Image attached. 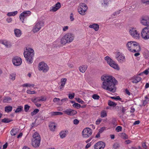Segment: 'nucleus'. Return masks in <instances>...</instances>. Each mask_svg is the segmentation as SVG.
Masks as SVG:
<instances>
[{
	"label": "nucleus",
	"mask_w": 149,
	"mask_h": 149,
	"mask_svg": "<svg viewBox=\"0 0 149 149\" xmlns=\"http://www.w3.org/2000/svg\"><path fill=\"white\" fill-rule=\"evenodd\" d=\"M16 74L15 72L11 73L9 75V78L12 81H14L15 79Z\"/></svg>",
	"instance_id": "nucleus-27"
},
{
	"label": "nucleus",
	"mask_w": 149,
	"mask_h": 149,
	"mask_svg": "<svg viewBox=\"0 0 149 149\" xmlns=\"http://www.w3.org/2000/svg\"><path fill=\"white\" fill-rule=\"evenodd\" d=\"M74 38V35L71 33H68L65 34L61 39L60 43L65 45L66 43H69L72 42Z\"/></svg>",
	"instance_id": "nucleus-4"
},
{
	"label": "nucleus",
	"mask_w": 149,
	"mask_h": 149,
	"mask_svg": "<svg viewBox=\"0 0 149 149\" xmlns=\"http://www.w3.org/2000/svg\"><path fill=\"white\" fill-rule=\"evenodd\" d=\"M69 28V27L68 26H64L63 28V31L64 32L68 30Z\"/></svg>",
	"instance_id": "nucleus-54"
},
{
	"label": "nucleus",
	"mask_w": 149,
	"mask_h": 149,
	"mask_svg": "<svg viewBox=\"0 0 149 149\" xmlns=\"http://www.w3.org/2000/svg\"><path fill=\"white\" fill-rule=\"evenodd\" d=\"M67 100V98H64L62 99L61 100H60V102H58L57 104L59 105H61L63 104V102L66 101Z\"/></svg>",
	"instance_id": "nucleus-42"
},
{
	"label": "nucleus",
	"mask_w": 149,
	"mask_h": 149,
	"mask_svg": "<svg viewBox=\"0 0 149 149\" xmlns=\"http://www.w3.org/2000/svg\"><path fill=\"white\" fill-rule=\"evenodd\" d=\"M127 49L132 52H139L140 50V47L139 43L136 41H130L126 44Z\"/></svg>",
	"instance_id": "nucleus-3"
},
{
	"label": "nucleus",
	"mask_w": 149,
	"mask_h": 149,
	"mask_svg": "<svg viewBox=\"0 0 149 149\" xmlns=\"http://www.w3.org/2000/svg\"><path fill=\"white\" fill-rule=\"evenodd\" d=\"M37 113V109H36L33 112L31 113V114L33 116Z\"/></svg>",
	"instance_id": "nucleus-59"
},
{
	"label": "nucleus",
	"mask_w": 149,
	"mask_h": 149,
	"mask_svg": "<svg viewBox=\"0 0 149 149\" xmlns=\"http://www.w3.org/2000/svg\"><path fill=\"white\" fill-rule=\"evenodd\" d=\"M17 13L18 12L17 11L8 12L7 14V15L9 17L14 16L16 15Z\"/></svg>",
	"instance_id": "nucleus-29"
},
{
	"label": "nucleus",
	"mask_w": 149,
	"mask_h": 149,
	"mask_svg": "<svg viewBox=\"0 0 149 149\" xmlns=\"http://www.w3.org/2000/svg\"><path fill=\"white\" fill-rule=\"evenodd\" d=\"M110 97L112 99H113L117 100H121V98L119 96H116V97Z\"/></svg>",
	"instance_id": "nucleus-44"
},
{
	"label": "nucleus",
	"mask_w": 149,
	"mask_h": 149,
	"mask_svg": "<svg viewBox=\"0 0 149 149\" xmlns=\"http://www.w3.org/2000/svg\"><path fill=\"white\" fill-rule=\"evenodd\" d=\"M103 3H102V4L104 6H105L107 5V0H103Z\"/></svg>",
	"instance_id": "nucleus-53"
},
{
	"label": "nucleus",
	"mask_w": 149,
	"mask_h": 149,
	"mask_svg": "<svg viewBox=\"0 0 149 149\" xmlns=\"http://www.w3.org/2000/svg\"><path fill=\"white\" fill-rule=\"evenodd\" d=\"M61 7V3L58 2L54 6L50 8L49 11L53 12H55L58 10Z\"/></svg>",
	"instance_id": "nucleus-16"
},
{
	"label": "nucleus",
	"mask_w": 149,
	"mask_h": 149,
	"mask_svg": "<svg viewBox=\"0 0 149 149\" xmlns=\"http://www.w3.org/2000/svg\"><path fill=\"white\" fill-rule=\"evenodd\" d=\"M104 60L107 61V63L109 65H110L113 61V60L108 56H107L105 57Z\"/></svg>",
	"instance_id": "nucleus-30"
},
{
	"label": "nucleus",
	"mask_w": 149,
	"mask_h": 149,
	"mask_svg": "<svg viewBox=\"0 0 149 149\" xmlns=\"http://www.w3.org/2000/svg\"><path fill=\"white\" fill-rule=\"evenodd\" d=\"M30 108V106L28 105H25L24 106V110L26 112H27L29 110Z\"/></svg>",
	"instance_id": "nucleus-50"
},
{
	"label": "nucleus",
	"mask_w": 149,
	"mask_h": 149,
	"mask_svg": "<svg viewBox=\"0 0 149 149\" xmlns=\"http://www.w3.org/2000/svg\"><path fill=\"white\" fill-rule=\"evenodd\" d=\"M12 101V100L11 98L8 96L5 97L3 100V102L4 103H10Z\"/></svg>",
	"instance_id": "nucleus-20"
},
{
	"label": "nucleus",
	"mask_w": 149,
	"mask_h": 149,
	"mask_svg": "<svg viewBox=\"0 0 149 149\" xmlns=\"http://www.w3.org/2000/svg\"><path fill=\"white\" fill-rule=\"evenodd\" d=\"M72 106L74 107H75L77 109H78L81 107L80 104L77 103H75L73 104Z\"/></svg>",
	"instance_id": "nucleus-45"
},
{
	"label": "nucleus",
	"mask_w": 149,
	"mask_h": 149,
	"mask_svg": "<svg viewBox=\"0 0 149 149\" xmlns=\"http://www.w3.org/2000/svg\"><path fill=\"white\" fill-rule=\"evenodd\" d=\"M2 43L6 47L8 48L10 47L11 46V44L9 41L6 40L3 41Z\"/></svg>",
	"instance_id": "nucleus-24"
},
{
	"label": "nucleus",
	"mask_w": 149,
	"mask_h": 149,
	"mask_svg": "<svg viewBox=\"0 0 149 149\" xmlns=\"http://www.w3.org/2000/svg\"><path fill=\"white\" fill-rule=\"evenodd\" d=\"M14 32L15 36L17 37H19L22 35V31L19 29H15L14 30Z\"/></svg>",
	"instance_id": "nucleus-19"
},
{
	"label": "nucleus",
	"mask_w": 149,
	"mask_h": 149,
	"mask_svg": "<svg viewBox=\"0 0 149 149\" xmlns=\"http://www.w3.org/2000/svg\"><path fill=\"white\" fill-rule=\"evenodd\" d=\"M23 109V107L22 106H18L17 108L16 109L15 112L16 113L21 112Z\"/></svg>",
	"instance_id": "nucleus-36"
},
{
	"label": "nucleus",
	"mask_w": 149,
	"mask_h": 149,
	"mask_svg": "<svg viewBox=\"0 0 149 149\" xmlns=\"http://www.w3.org/2000/svg\"><path fill=\"white\" fill-rule=\"evenodd\" d=\"M141 23L145 26H149V17L148 16L143 17L141 20Z\"/></svg>",
	"instance_id": "nucleus-14"
},
{
	"label": "nucleus",
	"mask_w": 149,
	"mask_h": 149,
	"mask_svg": "<svg viewBox=\"0 0 149 149\" xmlns=\"http://www.w3.org/2000/svg\"><path fill=\"white\" fill-rule=\"evenodd\" d=\"M119 135L121 137L125 139H127L128 138L127 135L124 133L119 134Z\"/></svg>",
	"instance_id": "nucleus-35"
},
{
	"label": "nucleus",
	"mask_w": 149,
	"mask_h": 149,
	"mask_svg": "<svg viewBox=\"0 0 149 149\" xmlns=\"http://www.w3.org/2000/svg\"><path fill=\"white\" fill-rule=\"evenodd\" d=\"M101 79L102 88L113 93L116 91V85L117 84L118 81L114 77L110 75H103L101 77Z\"/></svg>",
	"instance_id": "nucleus-1"
},
{
	"label": "nucleus",
	"mask_w": 149,
	"mask_h": 149,
	"mask_svg": "<svg viewBox=\"0 0 149 149\" xmlns=\"http://www.w3.org/2000/svg\"><path fill=\"white\" fill-rule=\"evenodd\" d=\"M17 134L16 131H11L10 134L12 135H15Z\"/></svg>",
	"instance_id": "nucleus-62"
},
{
	"label": "nucleus",
	"mask_w": 149,
	"mask_h": 149,
	"mask_svg": "<svg viewBox=\"0 0 149 149\" xmlns=\"http://www.w3.org/2000/svg\"><path fill=\"white\" fill-rule=\"evenodd\" d=\"M36 91H31L30 90H28L26 91V93L30 94H33L36 93Z\"/></svg>",
	"instance_id": "nucleus-39"
},
{
	"label": "nucleus",
	"mask_w": 149,
	"mask_h": 149,
	"mask_svg": "<svg viewBox=\"0 0 149 149\" xmlns=\"http://www.w3.org/2000/svg\"><path fill=\"white\" fill-rule=\"evenodd\" d=\"M120 147V145L118 143H115L113 145V148L114 149H117L118 148Z\"/></svg>",
	"instance_id": "nucleus-37"
},
{
	"label": "nucleus",
	"mask_w": 149,
	"mask_h": 149,
	"mask_svg": "<svg viewBox=\"0 0 149 149\" xmlns=\"http://www.w3.org/2000/svg\"><path fill=\"white\" fill-rule=\"evenodd\" d=\"M142 38L145 40L149 39V26H148L143 28L141 32Z\"/></svg>",
	"instance_id": "nucleus-6"
},
{
	"label": "nucleus",
	"mask_w": 149,
	"mask_h": 149,
	"mask_svg": "<svg viewBox=\"0 0 149 149\" xmlns=\"http://www.w3.org/2000/svg\"><path fill=\"white\" fill-rule=\"evenodd\" d=\"M107 113L105 111L102 112L101 113V116L102 118H104L107 116Z\"/></svg>",
	"instance_id": "nucleus-49"
},
{
	"label": "nucleus",
	"mask_w": 149,
	"mask_h": 149,
	"mask_svg": "<svg viewBox=\"0 0 149 149\" xmlns=\"http://www.w3.org/2000/svg\"><path fill=\"white\" fill-rule=\"evenodd\" d=\"M53 101L54 102L57 103V104L58 102H60V99L58 98H55L54 99Z\"/></svg>",
	"instance_id": "nucleus-52"
},
{
	"label": "nucleus",
	"mask_w": 149,
	"mask_h": 149,
	"mask_svg": "<svg viewBox=\"0 0 149 149\" xmlns=\"http://www.w3.org/2000/svg\"><path fill=\"white\" fill-rule=\"evenodd\" d=\"M33 139L31 141L32 146L36 148L37 146V133L35 132L33 135Z\"/></svg>",
	"instance_id": "nucleus-12"
},
{
	"label": "nucleus",
	"mask_w": 149,
	"mask_h": 149,
	"mask_svg": "<svg viewBox=\"0 0 149 149\" xmlns=\"http://www.w3.org/2000/svg\"><path fill=\"white\" fill-rule=\"evenodd\" d=\"M34 54V50L32 48L27 47L24 50V55L28 63L30 64L32 63Z\"/></svg>",
	"instance_id": "nucleus-2"
},
{
	"label": "nucleus",
	"mask_w": 149,
	"mask_h": 149,
	"mask_svg": "<svg viewBox=\"0 0 149 149\" xmlns=\"http://www.w3.org/2000/svg\"><path fill=\"white\" fill-rule=\"evenodd\" d=\"M105 146V143L100 141L97 142L95 145V149H103Z\"/></svg>",
	"instance_id": "nucleus-15"
},
{
	"label": "nucleus",
	"mask_w": 149,
	"mask_h": 149,
	"mask_svg": "<svg viewBox=\"0 0 149 149\" xmlns=\"http://www.w3.org/2000/svg\"><path fill=\"white\" fill-rule=\"evenodd\" d=\"M109 65L114 69H116L117 70H120L118 64L113 61Z\"/></svg>",
	"instance_id": "nucleus-21"
},
{
	"label": "nucleus",
	"mask_w": 149,
	"mask_h": 149,
	"mask_svg": "<svg viewBox=\"0 0 149 149\" xmlns=\"http://www.w3.org/2000/svg\"><path fill=\"white\" fill-rule=\"evenodd\" d=\"M149 101V99L148 100H145L144 101H143V104L144 106H145L146 105L148 102Z\"/></svg>",
	"instance_id": "nucleus-63"
},
{
	"label": "nucleus",
	"mask_w": 149,
	"mask_h": 149,
	"mask_svg": "<svg viewBox=\"0 0 149 149\" xmlns=\"http://www.w3.org/2000/svg\"><path fill=\"white\" fill-rule=\"evenodd\" d=\"M70 19L71 21H73L74 20V18L73 17V15L72 13H71L70 14Z\"/></svg>",
	"instance_id": "nucleus-56"
},
{
	"label": "nucleus",
	"mask_w": 149,
	"mask_h": 149,
	"mask_svg": "<svg viewBox=\"0 0 149 149\" xmlns=\"http://www.w3.org/2000/svg\"><path fill=\"white\" fill-rule=\"evenodd\" d=\"M122 127L121 126H117L116 128V130H121Z\"/></svg>",
	"instance_id": "nucleus-64"
},
{
	"label": "nucleus",
	"mask_w": 149,
	"mask_h": 149,
	"mask_svg": "<svg viewBox=\"0 0 149 149\" xmlns=\"http://www.w3.org/2000/svg\"><path fill=\"white\" fill-rule=\"evenodd\" d=\"M33 31L34 33H36L37 31V23H36L35 25L34 26L33 28Z\"/></svg>",
	"instance_id": "nucleus-41"
},
{
	"label": "nucleus",
	"mask_w": 149,
	"mask_h": 149,
	"mask_svg": "<svg viewBox=\"0 0 149 149\" xmlns=\"http://www.w3.org/2000/svg\"><path fill=\"white\" fill-rule=\"evenodd\" d=\"M12 107L10 106H6L5 108V111L7 113L10 112L12 110Z\"/></svg>",
	"instance_id": "nucleus-32"
},
{
	"label": "nucleus",
	"mask_w": 149,
	"mask_h": 149,
	"mask_svg": "<svg viewBox=\"0 0 149 149\" xmlns=\"http://www.w3.org/2000/svg\"><path fill=\"white\" fill-rule=\"evenodd\" d=\"M129 33L131 36L136 39H139L140 38V34L136 28L133 27L130 28L129 30Z\"/></svg>",
	"instance_id": "nucleus-5"
},
{
	"label": "nucleus",
	"mask_w": 149,
	"mask_h": 149,
	"mask_svg": "<svg viewBox=\"0 0 149 149\" xmlns=\"http://www.w3.org/2000/svg\"><path fill=\"white\" fill-rule=\"evenodd\" d=\"M99 25L96 24H93L92 25H90L89 27L93 29L96 31H97L99 29Z\"/></svg>",
	"instance_id": "nucleus-23"
},
{
	"label": "nucleus",
	"mask_w": 149,
	"mask_h": 149,
	"mask_svg": "<svg viewBox=\"0 0 149 149\" xmlns=\"http://www.w3.org/2000/svg\"><path fill=\"white\" fill-rule=\"evenodd\" d=\"M74 93H73L72 94H69L68 95V97L70 99H72L74 98Z\"/></svg>",
	"instance_id": "nucleus-51"
},
{
	"label": "nucleus",
	"mask_w": 149,
	"mask_h": 149,
	"mask_svg": "<svg viewBox=\"0 0 149 149\" xmlns=\"http://www.w3.org/2000/svg\"><path fill=\"white\" fill-rule=\"evenodd\" d=\"M1 121L2 122L5 123H8L11 121V120L9 119L6 118L2 119Z\"/></svg>",
	"instance_id": "nucleus-46"
},
{
	"label": "nucleus",
	"mask_w": 149,
	"mask_h": 149,
	"mask_svg": "<svg viewBox=\"0 0 149 149\" xmlns=\"http://www.w3.org/2000/svg\"><path fill=\"white\" fill-rule=\"evenodd\" d=\"M22 59L17 56L14 57L12 59L13 63L15 66L20 65L22 64Z\"/></svg>",
	"instance_id": "nucleus-11"
},
{
	"label": "nucleus",
	"mask_w": 149,
	"mask_h": 149,
	"mask_svg": "<svg viewBox=\"0 0 149 149\" xmlns=\"http://www.w3.org/2000/svg\"><path fill=\"white\" fill-rule=\"evenodd\" d=\"M79 123V120L77 119H74L73 121V123L74 124L77 125V124H78Z\"/></svg>",
	"instance_id": "nucleus-61"
},
{
	"label": "nucleus",
	"mask_w": 149,
	"mask_h": 149,
	"mask_svg": "<svg viewBox=\"0 0 149 149\" xmlns=\"http://www.w3.org/2000/svg\"><path fill=\"white\" fill-rule=\"evenodd\" d=\"M67 79L65 78H62L61 79V85L59 86L60 89L62 90L65 84Z\"/></svg>",
	"instance_id": "nucleus-22"
},
{
	"label": "nucleus",
	"mask_w": 149,
	"mask_h": 149,
	"mask_svg": "<svg viewBox=\"0 0 149 149\" xmlns=\"http://www.w3.org/2000/svg\"><path fill=\"white\" fill-rule=\"evenodd\" d=\"M46 100V98L45 96H41L38 98V102L43 101H45Z\"/></svg>",
	"instance_id": "nucleus-38"
},
{
	"label": "nucleus",
	"mask_w": 149,
	"mask_h": 149,
	"mask_svg": "<svg viewBox=\"0 0 149 149\" xmlns=\"http://www.w3.org/2000/svg\"><path fill=\"white\" fill-rule=\"evenodd\" d=\"M31 14V12L29 11H25L22 13L19 16L20 20L22 21L23 23H24V20L25 18L29 16Z\"/></svg>",
	"instance_id": "nucleus-10"
},
{
	"label": "nucleus",
	"mask_w": 149,
	"mask_h": 149,
	"mask_svg": "<svg viewBox=\"0 0 149 149\" xmlns=\"http://www.w3.org/2000/svg\"><path fill=\"white\" fill-rule=\"evenodd\" d=\"M12 19L10 17L7 18L6 20V21L8 23H10L12 22Z\"/></svg>",
	"instance_id": "nucleus-60"
},
{
	"label": "nucleus",
	"mask_w": 149,
	"mask_h": 149,
	"mask_svg": "<svg viewBox=\"0 0 149 149\" xmlns=\"http://www.w3.org/2000/svg\"><path fill=\"white\" fill-rule=\"evenodd\" d=\"M87 8L88 7L85 4L81 3L79 4V8H78V12L81 15H84L85 14V12Z\"/></svg>",
	"instance_id": "nucleus-8"
},
{
	"label": "nucleus",
	"mask_w": 149,
	"mask_h": 149,
	"mask_svg": "<svg viewBox=\"0 0 149 149\" xmlns=\"http://www.w3.org/2000/svg\"><path fill=\"white\" fill-rule=\"evenodd\" d=\"M116 58L120 63H122L125 61V57L123 54L120 52H118L116 55Z\"/></svg>",
	"instance_id": "nucleus-9"
},
{
	"label": "nucleus",
	"mask_w": 149,
	"mask_h": 149,
	"mask_svg": "<svg viewBox=\"0 0 149 149\" xmlns=\"http://www.w3.org/2000/svg\"><path fill=\"white\" fill-rule=\"evenodd\" d=\"M68 131H61L59 133V135L61 138L65 137L68 133Z\"/></svg>",
	"instance_id": "nucleus-28"
},
{
	"label": "nucleus",
	"mask_w": 149,
	"mask_h": 149,
	"mask_svg": "<svg viewBox=\"0 0 149 149\" xmlns=\"http://www.w3.org/2000/svg\"><path fill=\"white\" fill-rule=\"evenodd\" d=\"M92 98L95 100H98L100 98V96L97 94H93L92 95Z\"/></svg>",
	"instance_id": "nucleus-47"
},
{
	"label": "nucleus",
	"mask_w": 149,
	"mask_h": 149,
	"mask_svg": "<svg viewBox=\"0 0 149 149\" xmlns=\"http://www.w3.org/2000/svg\"><path fill=\"white\" fill-rule=\"evenodd\" d=\"M91 131H82V135L84 138H88L92 134Z\"/></svg>",
	"instance_id": "nucleus-18"
},
{
	"label": "nucleus",
	"mask_w": 149,
	"mask_h": 149,
	"mask_svg": "<svg viewBox=\"0 0 149 149\" xmlns=\"http://www.w3.org/2000/svg\"><path fill=\"white\" fill-rule=\"evenodd\" d=\"M87 68L86 65H82L79 68V70L82 73H84L86 70Z\"/></svg>",
	"instance_id": "nucleus-26"
},
{
	"label": "nucleus",
	"mask_w": 149,
	"mask_h": 149,
	"mask_svg": "<svg viewBox=\"0 0 149 149\" xmlns=\"http://www.w3.org/2000/svg\"><path fill=\"white\" fill-rule=\"evenodd\" d=\"M66 114L71 116H74L77 113V112L72 109H68L63 111Z\"/></svg>",
	"instance_id": "nucleus-13"
},
{
	"label": "nucleus",
	"mask_w": 149,
	"mask_h": 149,
	"mask_svg": "<svg viewBox=\"0 0 149 149\" xmlns=\"http://www.w3.org/2000/svg\"><path fill=\"white\" fill-rule=\"evenodd\" d=\"M102 131H99L95 136L96 138H99L100 136V134L102 133Z\"/></svg>",
	"instance_id": "nucleus-57"
},
{
	"label": "nucleus",
	"mask_w": 149,
	"mask_h": 149,
	"mask_svg": "<svg viewBox=\"0 0 149 149\" xmlns=\"http://www.w3.org/2000/svg\"><path fill=\"white\" fill-rule=\"evenodd\" d=\"M56 126V124L54 123H51L49 125V127L51 130H54Z\"/></svg>",
	"instance_id": "nucleus-31"
},
{
	"label": "nucleus",
	"mask_w": 149,
	"mask_h": 149,
	"mask_svg": "<svg viewBox=\"0 0 149 149\" xmlns=\"http://www.w3.org/2000/svg\"><path fill=\"white\" fill-rule=\"evenodd\" d=\"M108 105L110 107H115L117 105L116 103L110 100H108Z\"/></svg>",
	"instance_id": "nucleus-33"
},
{
	"label": "nucleus",
	"mask_w": 149,
	"mask_h": 149,
	"mask_svg": "<svg viewBox=\"0 0 149 149\" xmlns=\"http://www.w3.org/2000/svg\"><path fill=\"white\" fill-rule=\"evenodd\" d=\"M34 86L33 84H31L29 83H26L25 84L22 85V86L24 87H33Z\"/></svg>",
	"instance_id": "nucleus-40"
},
{
	"label": "nucleus",
	"mask_w": 149,
	"mask_h": 149,
	"mask_svg": "<svg viewBox=\"0 0 149 149\" xmlns=\"http://www.w3.org/2000/svg\"><path fill=\"white\" fill-rule=\"evenodd\" d=\"M32 101L33 102L36 106H37V99L36 97H34L32 99Z\"/></svg>",
	"instance_id": "nucleus-48"
},
{
	"label": "nucleus",
	"mask_w": 149,
	"mask_h": 149,
	"mask_svg": "<svg viewBox=\"0 0 149 149\" xmlns=\"http://www.w3.org/2000/svg\"><path fill=\"white\" fill-rule=\"evenodd\" d=\"M39 70L42 71L43 72L46 73L49 70V67L44 62H41L39 64Z\"/></svg>",
	"instance_id": "nucleus-7"
},
{
	"label": "nucleus",
	"mask_w": 149,
	"mask_h": 149,
	"mask_svg": "<svg viewBox=\"0 0 149 149\" xmlns=\"http://www.w3.org/2000/svg\"><path fill=\"white\" fill-rule=\"evenodd\" d=\"M76 100L77 102L80 103H81L82 104H83L84 103V102L83 101H82L81 99H80L79 98H76Z\"/></svg>",
	"instance_id": "nucleus-55"
},
{
	"label": "nucleus",
	"mask_w": 149,
	"mask_h": 149,
	"mask_svg": "<svg viewBox=\"0 0 149 149\" xmlns=\"http://www.w3.org/2000/svg\"><path fill=\"white\" fill-rule=\"evenodd\" d=\"M44 25V22L43 20L40 21L38 22V31L40 30Z\"/></svg>",
	"instance_id": "nucleus-25"
},
{
	"label": "nucleus",
	"mask_w": 149,
	"mask_h": 149,
	"mask_svg": "<svg viewBox=\"0 0 149 149\" xmlns=\"http://www.w3.org/2000/svg\"><path fill=\"white\" fill-rule=\"evenodd\" d=\"M38 147L40 145V143L41 140V137L40 135L38 134Z\"/></svg>",
	"instance_id": "nucleus-58"
},
{
	"label": "nucleus",
	"mask_w": 149,
	"mask_h": 149,
	"mask_svg": "<svg viewBox=\"0 0 149 149\" xmlns=\"http://www.w3.org/2000/svg\"><path fill=\"white\" fill-rule=\"evenodd\" d=\"M50 114L52 116H54L58 115H62L63 113L60 112H52L50 113Z\"/></svg>",
	"instance_id": "nucleus-34"
},
{
	"label": "nucleus",
	"mask_w": 149,
	"mask_h": 149,
	"mask_svg": "<svg viewBox=\"0 0 149 149\" xmlns=\"http://www.w3.org/2000/svg\"><path fill=\"white\" fill-rule=\"evenodd\" d=\"M131 79L133 83H137L141 80V78L139 77V75H138L132 77Z\"/></svg>",
	"instance_id": "nucleus-17"
},
{
	"label": "nucleus",
	"mask_w": 149,
	"mask_h": 149,
	"mask_svg": "<svg viewBox=\"0 0 149 149\" xmlns=\"http://www.w3.org/2000/svg\"><path fill=\"white\" fill-rule=\"evenodd\" d=\"M141 2L142 3L146 5L149 4V0H140Z\"/></svg>",
	"instance_id": "nucleus-43"
}]
</instances>
